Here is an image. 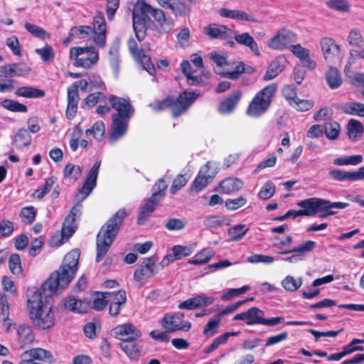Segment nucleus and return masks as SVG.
Masks as SVG:
<instances>
[{
  "label": "nucleus",
  "instance_id": "obj_21",
  "mask_svg": "<svg viewBox=\"0 0 364 364\" xmlns=\"http://www.w3.org/2000/svg\"><path fill=\"white\" fill-rule=\"evenodd\" d=\"M242 97V91L237 90L222 100L218 107V111L222 114L232 113L237 106Z\"/></svg>",
  "mask_w": 364,
  "mask_h": 364
},
{
  "label": "nucleus",
  "instance_id": "obj_32",
  "mask_svg": "<svg viewBox=\"0 0 364 364\" xmlns=\"http://www.w3.org/2000/svg\"><path fill=\"white\" fill-rule=\"evenodd\" d=\"M262 314V311L257 307H252L246 311L236 314L233 320L245 321L247 325L258 324L259 316Z\"/></svg>",
  "mask_w": 364,
  "mask_h": 364
},
{
  "label": "nucleus",
  "instance_id": "obj_45",
  "mask_svg": "<svg viewBox=\"0 0 364 364\" xmlns=\"http://www.w3.org/2000/svg\"><path fill=\"white\" fill-rule=\"evenodd\" d=\"M364 132V127L363 124L356 120L351 119L348 124V135L350 139L357 140L360 137Z\"/></svg>",
  "mask_w": 364,
  "mask_h": 364
},
{
  "label": "nucleus",
  "instance_id": "obj_37",
  "mask_svg": "<svg viewBox=\"0 0 364 364\" xmlns=\"http://www.w3.org/2000/svg\"><path fill=\"white\" fill-rule=\"evenodd\" d=\"M15 95L17 97L33 99L43 97L46 92L43 90L32 86H22L16 90Z\"/></svg>",
  "mask_w": 364,
  "mask_h": 364
},
{
  "label": "nucleus",
  "instance_id": "obj_62",
  "mask_svg": "<svg viewBox=\"0 0 364 364\" xmlns=\"http://www.w3.org/2000/svg\"><path fill=\"white\" fill-rule=\"evenodd\" d=\"M9 267L14 274L19 275L22 272L21 262L18 255L13 254L9 259Z\"/></svg>",
  "mask_w": 364,
  "mask_h": 364
},
{
  "label": "nucleus",
  "instance_id": "obj_33",
  "mask_svg": "<svg viewBox=\"0 0 364 364\" xmlns=\"http://www.w3.org/2000/svg\"><path fill=\"white\" fill-rule=\"evenodd\" d=\"M325 80L329 88L336 90L341 87L343 79L340 71L330 65V68L325 74Z\"/></svg>",
  "mask_w": 364,
  "mask_h": 364
},
{
  "label": "nucleus",
  "instance_id": "obj_3",
  "mask_svg": "<svg viewBox=\"0 0 364 364\" xmlns=\"http://www.w3.org/2000/svg\"><path fill=\"white\" fill-rule=\"evenodd\" d=\"M108 101L111 107L116 110V112L112 114L111 130L109 135L110 142L114 143L126 134L135 109L129 97L112 95L109 97Z\"/></svg>",
  "mask_w": 364,
  "mask_h": 364
},
{
  "label": "nucleus",
  "instance_id": "obj_22",
  "mask_svg": "<svg viewBox=\"0 0 364 364\" xmlns=\"http://www.w3.org/2000/svg\"><path fill=\"white\" fill-rule=\"evenodd\" d=\"M232 70L224 71L220 75L223 77L232 80H237L243 73L252 74L256 72V69L254 67L247 65L242 61L234 62L232 63Z\"/></svg>",
  "mask_w": 364,
  "mask_h": 364
},
{
  "label": "nucleus",
  "instance_id": "obj_15",
  "mask_svg": "<svg viewBox=\"0 0 364 364\" xmlns=\"http://www.w3.org/2000/svg\"><path fill=\"white\" fill-rule=\"evenodd\" d=\"M111 333L115 338L125 341H133L141 336V331L131 323L117 326L112 329Z\"/></svg>",
  "mask_w": 364,
  "mask_h": 364
},
{
  "label": "nucleus",
  "instance_id": "obj_14",
  "mask_svg": "<svg viewBox=\"0 0 364 364\" xmlns=\"http://www.w3.org/2000/svg\"><path fill=\"white\" fill-rule=\"evenodd\" d=\"M325 61L329 65L341 60V47L332 38H323L320 41Z\"/></svg>",
  "mask_w": 364,
  "mask_h": 364
},
{
  "label": "nucleus",
  "instance_id": "obj_20",
  "mask_svg": "<svg viewBox=\"0 0 364 364\" xmlns=\"http://www.w3.org/2000/svg\"><path fill=\"white\" fill-rule=\"evenodd\" d=\"M31 69L22 63H12L0 68V77L11 79L14 77L25 76L30 73Z\"/></svg>",
  "mask_w": 364,
  "mask_h": 364
},
{
  "label": "nucleus",
  "instance_id": "obj_63",
  "mask_svg": "<svg viewBox=\"0 0 364 364\" xmlns=\"http://www.w3.org/2000/svg\"><path fill=\"white\" fill-rule=\"evenodd\" d=\"M82 129L79 125H76L69 141V146L73 151H75L80 146L79 139L82 136Z\"/></svg>",
  "mask_w": 364,
  "mask_h": 364
},
{
  "label": "nucleus",
  "instance_id": "obj_59",
  "mask_svg": "<svg viewBox=\"0 0 364 364\" xmlns=\"http://www.w3.org/2000/svg\"><path fill=\"white\" fill-rule=\"evenodd\" d=\"M225 222V217L222 215H212L206 217L203 223L207 228H217L222 226Z\"/></svg>",
  "mask_w": 364,
  "mask_h": 364
},
{
  "label": "nucleus",
  "instance_id": "obj_64",
  "mask_svg": "<svg viewBox=\"0 0 364 364\" xmlns=\"http://www.w3.org/2000/svg\"><path fill=\"white\" fill-rule=\"evenodd\" d=\"M6 44L11 49L14 55L18 57H21V47L17 36H12L7 38L6 40Z\"/></svg>",
  "mask_w": 364,
  "mask_h": 364
},
{
  "label": "nucleus",
  "instance_id": "obj_38",
  "mask_svg": "<svg viewBox=\"0 0 364 364\" xmlns=\"http://www.w3.org/2000/svg\"><path fill=\"white\" fill-rule=\"evenodd\" d=\"M204 171H199L197 176L194 179L190 189L191 194H198L201 192L209 183L213 180V176H203Z\"/></svg>",
  "mask_w": 364,
  "mask_h": 364
},
{
  "label": "nucleus",
  "instance_id": "obj_36",
  "mask_svg": "<svg viewBox=\"0 0 364 364\" xmlns=\"http://www.w3.org/2000/svg\"><path fill=\"white\" fill-rule=\"evenodd\" d=\"M296 205L301 207L304 216H312L318 211V199L311 198L299 201Z\"/></svg>",
  "mask_w": 364,
  "mask_h": 364
},
{
  "label": "nucleus",
  "instance_id": "obj_57",
  "mask_svg": "<svg viewBox=\"0 0 364 364\" xmlns=\"http://www.w3.org/2000/svg\"><path fill=\"white\" fill-rule=\"evenodd\" d=\"M143 65L144 68L150 74L152 75L155 73L154 65L151 62V57L144 53L142 50L139 55L134 56Z\"/></svg>",
  "mask_w": 364,
  "mask_h": 364
},
{
  "label": "nucleus",
  "instance_id": "obj_46",
  "mask_svg": "<svg viewBox=\"0 0 364 364\" xmlns=\"http://www.w3.org/2000/svg\"><path fill=\"white\" fill-rule=\"evenodd\" d=\"M88 302L90 304V308L96 311L102 310L107 304V291L94 293L92 299Z\"/></svg>",
  "mask_w": 364,
  "mask_h": 364
},
{
  "label": "nucleus",
  "instance_id": "obj_4",
  "mask_svg": "<svg viewBox=\"0 0 364 364\" xmlns=\"http://www.w3.org/2000/svg\"><path fill=\"white\" fill-rule=\"evenodd\" d=\"M80 251L77 249L69 252L63 258L59 269L53 272L44 282L45 287L63 291L74 278L77 270Z\"/></svg>",
  "mask_w": 364,
  "mask_h": 364
},
{
  "label": "nucleus",
  "instance_id": "obj_56",
  "mask_svg": "<svg viewBox=\"0 0 364 364\" xmlns=\"http://www.w3.org/2000/svg\"><path fill=\"white\" fill-rule=\"evenodd\" d=\"M81 176V169L79 166L68 163L64 169V177L69 180L75 181Z\"/></svg>",
  "mask_w": 364,
  "mask_h": 364
},
{
  "label": "nucleus",
  "instance_id": "obj_40",
  "mask_svg": "<svg viewBox=\"0 0 364 364\" xmlns=\"http://www.w3.org/2000/svg\"><path fill=\"white\" fill-rule=\"evenodd\" d=\"M31 142V136L28 130L24 128H21L16 132L14 139V144L17 149H23V147L28 146Z\"/></svg>",
  "mask_w": 364,
  "mask_h": 364
},
{
  "label": "nucleus",
  "instance_id": "obj_7",
  "mask_svg": "<svg viewBox=\"0 0 364 364\" xmlns=\"http://www.w3.org/2000/svg\"><path fill=\"white\" fill-rule=\"evenodd\" d=\"M277 90V83H271L258 91L250 102L246 114L252 118H259L269 109L273 97Z\"/></svg>",
  "mask_w": 364,
  "mask_h": 364
},
{
  "label": "nucleus",
  "instance_id": "obj_55",
  "mask_svg": "<svg viewBox=\"0 0 364 364\" xmlns=\"http://www.w3.org/2000/svg\"><path fill=\"white\" fill-rule=\"evenodd\" d=\"M35 52L41 57L44 63L51 62L54 60L55 54L52 46L46 43L41 48H36Z\"/></svg>",
  "mask_w": 364,
  "mask_h": 364
},
{
  "label": "nucleus",
  "instance_id": "obj_12",
  "mask_svg": "<svg viewBox=\"0 0 364 364\" xmlns=\"http://www.w3.org/2000/svg\"><path fill=\"white\" fill-rule=\"evenodd\" d=\"M158 271L154 256L144 258L136 269L134 273V279L138 284L142 285L148 279L154 277Z\"/></svg>",
  "mask_w": 364,
  "mask_h": 364
},
{
  "label": "nucleus",
  "instance_id": "obj_24",
  "mask_svg": "<svg viewBox=\"0 0 364 364\" xmlns=\"http://www.w3.org/2000/svg\"><path fill=\"white\" fill-rule=\"evenodd\" d=\"M35 336L31 327L27 324H20L16 328V341L20 348H24L33 344Z\"/></svg>",
  "mask_w": 364,
  "mask_h": 364
},
{
  "label": "nucleus",
  "instance_id": "obj_9",
  "mask_svg": "<svg viewBox=\"0 0 364 364\" xmlns=\"http://www.w3.org/2000/svg\"><path fill=\"white\" fill-rule=\"evenodd\" d=\"M100 166V161L95 163L89 171L82 188L75 195V200L77 201V203L72 208L69 215L65 218L68 219L70 217L72 219V222L70 223L73 225H76L75 218L80 214L82 209L81 203L91 193L97 185V178Z\"/></svg>",
  "mask_w": 364,
  "mask_h": 364
},
{
  "label": "nucleus",
  "instance_id": "obj_26",
  "mask_svg": "<svg viewBox=\"0 0 364 364\" xmlns=\"http://www.w3.org/2000/svg\"><path fill=\"white\" fill-rule=\"evenodd\" d=\"M291 53L299 59L301 64L310 69L314 70L316 67V63L310 58V52L308 49L303 48L300 44L291 46L290 47Z\"/></svg>",
  "mask_w": 364,
  "mask_h": 364
},
{
  "label": "nucleus",
  "instance_id": "obj_41",
  "mask_svg": "<svg viewBox=\"0 0 364 364\" xmlns=\"http://www.w3.org/2000/svg\"><path fill=\"white\" fill-rule=\"evenodd\" d=\"M214 255V251L204 248L197 252L191 259H189L188 263L195 265L204 264L208 263Z\"/></svg>",
  "mask_w": 364,
  "mask_h": 364
},
{
  "label": "nucleus",
  "instance_id": "obj_52",
  "mask_svg": "<svg viewBox=\"0 0 364 364\" xmlns=\"http://www.w3.org/2000/svg\"><path fill=\"white\" fill-rule=\"evenodd\" d=\"M107 304H124L127 301L124 291L119 290L117 292L107 291Z\"/></svg>",
  "mask_w": 364,
  "mask_h": 364
},
{
  "label": "nucleus",
  "instance_id": "obj_44",
  "mask_svg": "<svg viewBox=\"0 0 364 364\" xmlns=\"http://www.w3.org/2000/svg\"><path fill=\"white\" fill-rule=\"evenodd\" d=\"M342 110L345 114L364 117V104L358 102H351L345 104Z\"/></svg>",
  "mask_w": 364,
  "mask_h": 364
},
{
  "label": "nucleus",
  "instance_id": "obj_31",
  "mask_svg": "<svg viewBox=\"0 0 364 364\" xmlns=\"http://www.w3.org/2000/svg\"><path fill=\"white\" fill-rule=\"evenodd\" d=\"M233 38L238 44L249 48L255 55H260L258 44L249 33L245 32L239 35L234 34Z\"/></svg>",
  "mask_w": 364,
  "mask_h": 364
},
{
  "label": "nucleus",
  "instance_id": "obj_58",
  "mask_svg": "<svg viewBox=\"0 0 364 364\" xmlns=\"http://www.w3.org/2000/svg\"><path fill=\"white\" fill-rule=\"evenodd\" d=\"M318 137V124L312 125L307 131L304 137V141L309 149L315 148L316 144L312 141L313 139Z\"/></svg>",
  "mask_w": 364,
  "mask_h": 364
},
{
  "label": "nucleus",
  "instance_id": "obj_8",
  "mask_svg": "<svg viewBox=\"0 0 364 364\" xmlns=\"http://www.w3.org/2000/svg\"><path fill=\"white\" fill-rule=\"evenodd\" d=\"M93 26V28L90 26H73L71 31L80 39H84L93 33L95 44L100 48H104L106 44L107 24L102 13L97 12L95 16Z\"/></svg>",
  "mask_w": 364,
  "mask_h": 364
},
{
  "label": "nucleus",
  "instance_id": "obj_25",
  "mask_svg": "<svg viewBox=\"0 0 364 364\" xmlns=\"http://www.w3.org/2000/svg\"><path fill=\"white\" fill-rule=\"evenodd\" d=\"M294 33L289 31H279L268 42V46L276 50H283L288 47Z\"/></svg>",
  "mask_w": 364,
  "mask_h": 364
},
{
  "label": "nucleus",
  "instance_id": "obj_51",
  "mask_svg": "<svg viewBox=\"0 0 364 364\" xmlns=\"http://www.w3.org/2000/svg\"><path fill=\"white\" fill-rule=\"evenodd\" d=\"M24 26L28 33L36 38L41 40L50 38V34L46 31L36 24L26 22Z\"/></svg>",
  "mask_w": 364,
  "mask_h": 364
},
{
  "label": "nucleus",
  "instance_id": "obj_61",
  "mask_svg": "<svg viewBox=\"0 0 364 364\" xmlns=\"http://www.w3.org/2000/svg\"><path fill=\"white\" fill-rule=\"evenodd\" d=\"M282 95L291 105L298 100L297 89L294 85H286L282 89Z\"/></svg>",
  "mask_w": 364,
  "mask_h": 364
},
{
  "label": "nucleus",
  "instance_id": "obj_2",
  "mask_svg": "<svg viewBox=\"0 0 364 364\" xmlns=\"http://www.w3.org/2000/svg\"><path fill=\"white\" fill-rule=\"evenodd\" d=\"M149 14L156 22V31L160 36L170 33L175 25L173 18L166 16L162 9L154 8L143 1L137 4L132 11L133 28L139 41L145 38L148 25L153 23Z\"/></svg>",
  "mask_w": 364,
  "mask_h": 364
},
{
  "label": "nucleus",
  "instance_id": "obj_42",
  "mask_svg": "<svg viewBox=\"0 0 364 364\" xmlns=\"http://www.w3.org/2000/svg\"><path fill=\"white\" fill-rule=\"evenodd\" d=\"M326 136L330 140L338 138L341 131L340 124L332 119H329L322 125Z\"/></svg>",
  "mask_w": 364,
  "mask_h": 364
},
{
  "label": "nucleus",
  "instance_id": "obj_54",
  "mask_svg": "<svg viewBox=\"0 0 364 364\" xmlns=\"http://www.w3.org/2000/svg\"><path fill=\"white\" fill-rule=\"evenodd\" d=\"M193 250L194 247L192 245H175L172 248L173 255L176 260L191 255Z\"/></svg>",
  "mask_w": 364,
  "mask_h": 364
},
{
  "label": "nucleus",
  "instance_id": "obj_11",
  "mask_svg": "<svg viewBox=\"0 0 364 364\" xmlns=\"http://www.w3.org/2000/svg\"><path fill=\"white\" fill-rule=\"evenodd\" d=\"M53 360V356L50 351L34 348L23 353L19 364H50Z\"/></svg>",
  "mask_w": 364,
  "mask_h": 364
},
{
  "label": "nucleus",
  "instance_id": "obj_43",
  "mask_svg": "<svg viewBox=\"0 0 364 364\" xmlns=\"http://www.w3.org/2000/svg\"><path fill=\"white\" fill-rule=\"evenodd\" d=\"M86 136H92L97 141H101L105 134V126L102 121L95 122L91 128H88L85 132Z\"/></svg>",
  "mask_w": 364,
  "mask_h": 364
},
{
  "label": "nucleus",
  "instance_id": "obj_30",
  "mask_svg": "<svg viewBox=\"0 0 364 364\" xmlns=\"http://www.w3.org/2000/svg\"><path fill=\"white\" fill-rule=\"evenodd\" d=\"M156 194H152L151 196L141 206L137 219V223L139 225H144L150 215L154 210L156 205L159 203L154 200V198H156Z\"/></svg>",
  "mask_w": 364,
  "mask_h": 364
},
{
  "label": "nucleus",
  "instance_id": "obj_53",
  "mask_svg": "<svg viewBox=\"0 0 364 364\" xmlns=\"http://www.w3.org/2000/svg\"><path fill=\"white\" fill-rule=\"evenodd\" d=\"M102 97H105L102 92L91 93L83 100L81 107L83 109L92 108L95 107Z\"/></svg>",
  "mask_w": 364,
  "mask_h": 364
},
{
  "label": "nucleus",
  "instance_id": "obj_10",
  "mask_svg": "<svg viewBox=\"0 0 364 364\" xmlns=\"http://www.w3.org/2000/svg\"><path fill=\"white\" fill-rule=\"evenodd\" d=\"M70 58L75 59L73 66L85 69L91 68L99 60L98 50L92 46L73 47L70 50Z\"/></svg>",
  "mask_w": 364,
  "mask_h": 364
},
{
  "label": "nucleus",
  "instance_id": "obj_5",
  "mask_svg": "<svg viewBox=\"0 0 364 364\" xmlns=\"http://www.w3.org/2000/svg\"><path fill=\"white\" fill-rule=\"evenodd\" d=\"M126 215V210L121 208L102 227L97 237V262L106 255Z\"/></svg>",
  "mask_w": 364,
  "mask_h": 364
},
{
  "label": "nucleus",
  "instance_id": "obj_13",
  "mask_svg": "<svg viewBox=\"0 0 364 364\" xmlns=\"http://www.w3.org/2000/svg\"><path fill=\"white\" fill-rule=\"evenodd\" d=\"M316 247V242L312 240H307L304 242L294 247V248L278 252L279 255H287L291 254V256L282 257V261L289 263H297L303 260L304 256L312 251Z\"/></svg>",
  "mask_w": 364,
  "mask_h": 364
},
{
  "label": "nucleus",
  "instance_id": "obj_1",
  "mask_svg": "<svg viewBox=\"0 0 364 364\" xmlns=\"http://www.w3.org/2000/svg\"><path fill=\"white\" fill-rule=\"evenodd\" d=\"M61 291L45 287H32L27 290V310L32 324L39 330H49L55 324V313L49 299L52 295Z\"/></svg>",
  "mask_w": 364,
  "mask_h": 364
},
{
  "label": "nucleus",
  "instance_id": "obj_27",
  "mask_svg": "<svg viewBox=\"0 0 364 364\" xmlns=\"http://www.w3.org/2000/svg\"><path fill=\"white\" fill-rule=\"evenodd\" d=\"M286 64L287 60L284 57L279 56L276 58L269 63L263 80L269 81L276 77L284 70Z\"/></svg>",
  "mask_w": 364,
  "mask_h": 364
},
{
  "label": "nucleus",
  "instance_id": "obj_34",
  "mask_svg": "<svg viewBox=\"0 0 364 364\" xmlns=\"http://www.w3.org/2000/svg\"><path fill=\"white\" fill-rule=\"evenodd\" d=\"M219 14L222 17L229 18L232 19L245 21L250 22L257 21V20L250 16L247 13L242 10H230L226 8H222L219 10Z\"/></svg>",
  "mask_w": 364,
  "mask_h": 364
},
{
  "label": "nucleus",
  "instance_id": "obj_60",
  "mask_svg": "<svg viewBox=\"0 0 364 364\" xmlns=\"http://www.w3.org/2000/svg\"><path fill=\"white\" fill-rule=\"evenodd\" d=\"M189 180V176L186 174H179L173 180L170 188L171 194H175L178 191L181 189Z\"/></svg>",
  "mask_w": 364,
  "mask_h": 364
},
{
  "label": "nucleus",
  "instance_id": "obj_49",
  "mask_svg": "<svg viewBox=\"0 0 364 364\" xmlns=\"http://www.w3.org/2000/svg\"><path fill=\"white\" fill-rule=\"evenodd\" d=\"M249 228L245 225L239 224L231 227L228 230L230 240L237 241L242 239L248 232Z\"/></svg>",
  "mask_w": 364,
  "mask_h": 364
},
{
  "label": "nucleus",
  "instance_id": "obj_35",
  "mask_svg": "<svg viewBox=\"0 0 364 364\" xmlns=\"http://www.w3.org/2000/svg\"><path fill=\"white\" fill-rule=\"evenodd\" d=\"M243 185V181L239 178H228L220 182L219 187L223 193L231 194L240 190Z\"/></svg>",
  "mask_w": 364,
  "mask_h": 364
},
{
  "label": "nucleus",
  "instance_id": "obj_47",
  "mask_svg": "<svg viewBox=\"0 0 364 364\" xmlns=\"http://www.w3.org/2000/svg\"><path fill=\"white\" fill-rule=\"evenodd\" d=\"M0 104L4 109L11 112L23 113L28 112V108L25 105L13 100L4 99Z\"/></svg>",
  "mask_w": 364,
  "mask_h": 364
},
{
  "label": "nucleus",
  "instance_id": "obj_48",
  "mask_svg": "<svg viewBox=\"0 0 364 364\" xmlns=\"http://www.w3.org/2000/svg\"><path fill=\"white\" fill-rule=\"evenodd\" d=\"M281 284L285 290L295 291L301 286L302 279L300 277L287 275L282 279Z\"/></svg>",
  "mask_w": 364,
  "mask_h": 364
},
{
  "label": "nucleus",
  "instance_id": "obj_18",
  "mask_svg": "<svg viewBox=\"0 0 364 364\" xmlns=\"http://www.w3.org/2000/svg\"><path fill=\"white\" fill-rule=\"evenodd\" d=\"M204 33L210 39H233L234 31L225 25L210 23L204 27Z\"/></svg>",
  "mask_w": 364,
  "mask_h": 364
},
{
  "label": "nucleus",
  "instance_id": "obj_19",
  "mask_svg": "<svg viewBox=\"0 0 364 364\" xmlns=\"http://www.w3.org/2000/svg\"><path fill=\"white\" fill-rule=\"evenodd\" d=\"M183 314H177L175 315H166L162 320V326L168 332H173L178 330L188 331L191 327L190 322H183Z\"/></svg>",
  "mask_w": 364,
  "mask_h": 364
},
{
  "label": "nucleus",
  "instance_id": "obj_17",
  "mask_svg": "<svg viewBox=\"0 0 364 364\" xmlns=\"http://www.w3.org/2000/svg\"><path fill=\"white\" fill-rule=\"evenodd\" d=\"M72 219L69 217L65 219L60 232H56L49 241V245L52 247H58L66 242L75 232L77 225H73Z\"/></svg>",
  "mask_w": 364,
  "mask_h": 364
},
{
  "label": "nucleus",
  "instance_id": "obj_6",
  "mask_svg": "<svg viewBox=\"0 0 364 364\" xmlns=\"http://www.w3.org/2000/svg\"><path fill=\"white\" fill-rule=\"evenodd\" d=\"M199 95L197 90L186 89L180 93L176 99L168 95L163 100L156 101L151 107L156 112L171 108V115L176 119L188 111Z\"/></svg>",
  "mask_w": 364,
  "mask_h": 364
},
{
  "label": "nucleus",
  "instance_id": "obj_23",
  "mask_svg": "<svg viewBox=\"0 0 364 364\" xmlns=\"http://www.w3.org/2000/svg\"><path fill=\"white\" fill-rule=\"evenodd\" d=\"M214 299L204 294L196 295L178 304L180 309H195L197 308L205 307L213 303Z\"/></svg>",
  "mask_w": 364,
  "mask_h": 364
},
{
  "label": "nucleus",
  "instance_id": "obj_39",
  "mask_svg": "<svg viewBox=\"0 0 364 364\" xmlns=\"http://www.w3.org/2000/svg\"><path fill=\"white\" fill-rule=\"evenodd\" d=\"M170 10L176 17H185L191 14V6L181 0H176L170 5Z\"/></svg>",
  "mask_w": 364,
  "mask_h": 364
},
{
  "label": "nucleus",
  "instance_id": "obj_16",
  "mask_svg": "<svg viewBox=\"0 0 364 364\" xmlns=\"http://www.w3.org/2000/svg\"><path fill=\"white\" fill-rule=\"evenodd\" d=\"M90 309V304L87 300H81L73 296H69L63 299L59 305L60 311H70L76 314L87 312Z\"/></svg>",
  "mask_w": 364,
  "mask_h": 364
},
{
  "label": "nucleus",
  "instance_id": "obj_50",
  "mask_svg": "<svg viewBox=\"0 0 364 364\" xmlns=\"http://www.w3.org/2000/svg\"><path fill=\"white\" fill-rule=\"evenodd\" d=\"M275 184L271 181H267L262 186L260 191L257 194V196L259 199L268 200L274 196V194L275 193Z\"/></svg>",
  "mask_w": 364,
  "mask_h": 364
},
{
  "label": "nucleus",
  "instance_id": "obj_29",
  "mask_svg": "<svg viewBox=\"0 0 364 364\" xmlns=\"http://www.w3.org/2000/svg\"><path fill=\"white\" fill-rule=\"evenodd\" d=\"M79 98V94H77L75 87L73 90L68 89L65 115L68 119H72L75 117Z\"/></svg>",
  "mask_w": 364,
  "mask_h": 364
},
{
  "label": "nucleus",
  "instance_id": "obj_28",
  "mask_svg": "<svg viewBox=\"0 0 364 364\" xmlns=\"http://www.w3.org/2000/svg\"><path fill=\"white\" fill-rule=\"evenodd\" d=\"M348 204L343 202L331 203L327 200L320 199V218H325L337 213V210L344 209Z\"/></svg>",
  "mask_w": 364,
  "mask_h": 364
}]
</instances>
